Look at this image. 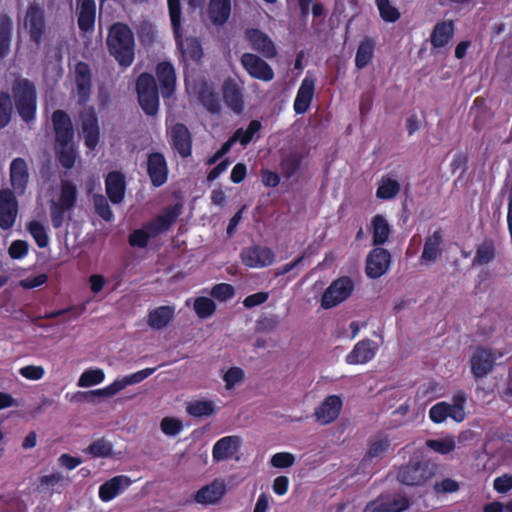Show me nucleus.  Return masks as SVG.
Masks as SVG:
<instances>
[{
	"label": "nucleus",
	"mask_w": 512,
	"mask_h": 512,
	"mask_svg": "<svg viewBox=\"0 0 512 512\" xmlns=\"http://www.w3.org/2000/svg\"><path fill=\"white\" fill-rule=\"evenodd\" d=\"M77 198L76 186L63 180L61 185L52 189L50 194V216L54 228H60L69 213L75 206Z\"/></svg>",
	"instance_id": "1"
},
{
	"label": "nucleus",
	"mask_w": 512,
	"mask_h": 512,
	"mask_svg": "<svg viewBox=\"0 0 512 512\" xmlns=\"http://www.w3.org/2000/svg\"><path fill=\"white\" fill-rule=\"evenodd\" d=\"M107 44L110 53L123 66H129L134 59V35L122 23L114 24L109 31Z\"/></svg>",
	"instance_id": "2"
},
{
	"label": "nucleus",
	"mask_w": 512,
	"mask_h": 512,
	"mask_svg": "<svg viewBox=\"0 0 512 512\" xmlns=\"http://www.w3.org/2000/svg\"><path fill=\"white\" fill-rule=\"evenodd\" d=\"M181 213V205L167 208L154 221L146 224L141 229L135 230L129 237V242L134 247L143 248L150 238L162 233L176 220Z\"/></svg>",
	"instance_id": "3"
},
{
	"label": "nucleus",
	"mask_w": 512,
	"mask_h": 512,
	"mask_svg": "<svg viewBox=\"0 0 512 512\" xmlns=\"http://www.w3.org/2000/svg\"><path fill=\"white\" fill-rule=\"evenodd\" d=\"M15 107L25 122L35 118L36 91L34 85L24 78H19L12 86Z\"/></svg>",
	"instance_id": "4"
},
{
	"label": "nucleus",
	"mask_w": 512,
	"mask_h": 512,
	"mask_svg": "<svg viewBox=\"0 0 512 512\" xmlns=\"http://www.w3.org/2000/svg\"><path fill=\"white\" fill-rule=\"evenodd\" d=\"M171 24L174 30L175 38L185 61H198L202 57V48L197 39H181L180 30V0H167Z\"/></svg>",
	"instance_id": "5"
},
{
	"label": "nucleus",
	"mask_w": 512,
	"mask_h": 512,
	"mask_svg": "<svg viewBox=\"0 0 512 512\" xmlns=\"http://www.w3.org/2000/svg\"><path fill=\"white\" fill-rule=\"evenodd\" d=\"M354 291V282L348 276L333 280L325 289L320 300L322 309H332L346 301Z\"/></svg>",
	"instance_id": "6"
},
{
	"label": "nucleus",
	"mask_w": 512,
	"mask_h": 512,
	"mask_svg": "<svg viewBox=\"0 0 512 512\" xmlns=\"http://www.w3.org/2000/svg\"><path fill=\"white\" fill-rule=\"evenodd\" d=\"M466 396L463 392L457 393L452 403L439 402L435 404L429 411L431 420L435 423H442L448 417L456 422H462L465 419L464 403Z\"/></svg>",
	"instance_id": "7"
},
{
	"label": "nucleus",
	"mask_w": 512,
	"mask_h": 512,
	"mask_svg": "<svg viewBox=\"0 0 512 512\" xmlns=\"http://www.w3.org/2000/svg\"><path fill=\"white\" fill-rule=\"evenodd\" d=\"M138 99L142 109L148 115H154L159 108L158 92L154 78L149 74H141L137 80Z\"/></svg>",
	"instance_id": "8"
},
{
	"label": "nucleus",
	"mask_w": 512,
	"mask_h": 512,
	"mask_svg": "<svg viewBox=\"0 0 512 512\" xmlns=\"http://www.w3.org/2000/svg\"><path fill=\"white\" fill-rule=\"evenodd\" d=\"M20 33H27L36 46L41 43L45 33V21L44 12L40 7L29 6Z\"/></svg>",
	"instance_id": "9"
},
{
	"label": "nucleus",
	"mask_w": 512,
	"mask_h": 512,
	"mask_svg": "<svg viewBox=\"0 0 512 512\" xmlns=\"http://www.w3.org/2000/svg\"><path fill=\"white\" fill-rule=\"evenodd\" d=\"M503 354L491 348H477L471 358V371L476 378L486 376L494 367L495 361Z\"/></svg>",
	"instance_id": "10"
},
{
	"label": "nucleus",
	"mask_w": 512,
	"mask_h": 512,
	"mask_svg": "<svg viewBox=\"0 0 512 512\" xmlns=\"http://www.w3.org/2000/svg\"><path fill=\"white\" fill-rule=\"evenodd\" d=\"M226 492V481L223 478H216L194 494V501L204 506L215 505L220 503Z\"/></svg>",
	"instance_id": "11"
},
{
	"label": "nucleus",
	"mask_w": 512,
	"mask_h": 512,
	"mask_svg": "<svg viewBox=\"0 0 512 512\" xmlns=\"http://www.w3.org/2000/svg\"><path fill=\"white\" fill-rule=\"evenodd\" d=\"M18 215V202L9 189L0 190V228L8 230L13 227Z\"/></svg>",
	"instance_id": "12"
},
{
	"label": "nucleus",
	"mask_w": 512,
	"mask_h": 512,
	"mask_svg": "<svg viewBox=\"0 0 512 512\" xmlns=\"http://www.w3.org/2000/svg\"><path fill=\"white\" fill-rule=\"evenodd\" d=\"M274 253L263 246L247 247L241 252L242 262L250 268H263L274 262Z\"/></svg>",
	"instance_id": "13"
},
{
	"label": "nucleus",
	"mask_w": 512,
	"mask_h": 512,
	"mask_svg": "<svg viewBox=\"0 0 512 512\" xmlns=\"http://www.w3.org/2000/svg\"><path fill=\"white\" fill-rule=\"evenodd\" d=\"M241 63L253 78L265 82H269L274 78V72L270 65L252 53L243 54L241 57Z\"/></svg>",
	"instance_id": "14"
},
{
	"label": "nucleus",
	"mask_w": 512,
	"mask_h": 512,
	"mask_svg": "<svg viewBox=\"0 0 512 512\" xmlns=\"http://www.w3.org/2000/svg\"><path fill=\"white\" fill-rule=\"evenodd\" d=\"M390 253L383 248H375L366 259V274L372 279L381 277L390 266Z\"/></svg>",
	"instance_id": "15"
},
{
	"label": "nucleus",
	"mask_w": 512,
	"mask_h": 512,
	"mask_svg": "<svg viewBox=\"0 0 512 512\" xmlns=\"http://www.w3.org/2000/svg\"><path fill=\"white\" fill-rule=\"evenodd\" d=\"M342 409V400L337 395H330L315 409L316 421L327 425L337 419Z\"/></svg>",
	"instance_id": "16"
},
{
	"label": "nucleus",
	"mask_w": 512,
	"mask_h": 512,
	"mask_svg": "<svg viewBox=\"0 0 512 512\" xmlns=\"http://www.w3.org/2000/svg\"><path fill=\"white\" fill-rule=\"evenodd\" d=\"M378 350V345L372 340L359 341L352 351L347 354L345 360L350 365L365 364L373 359Z\"/></svg>",
	"instance_id": "17"
},
{
	"label": "nucleus",
	"mask_w": 512,
	"mask_h": 512,
	"mask_svg": "<svg viewBox=\"0 0 512 512\" xmlns=\"http://www.w3.org/2000/svg\"><path fill=\"white\" fill-rule=\"evenodd\" d=\"M132 484L131 479L126 475L115 476L99 487V498L103 502H109L116 498Z\"/></svg>",
	"instance_id": "18"
},
{
	"label": "nucleus",
	"mask_w": 512,
	"mask_h": 512,
	"mask_svg": "<svg viewBox=\"0 0 512 512\" xmlns=\"http://www.w3.org/2000/svg\"><path fill=\"white\" fill-rule=\"evenodd\" d=\"M75 84L80 104H85L91 92V73L89 66L83 62L75 65L74 70Z\"/></svg>",
	"instance_id": "19"
},
{
	"label": "nucleus",
	"mask_w": 512,
	"mask_h": 512,
	"mask_svg": "<svg viewBox=\"0 0 512 512\" xmlns=\"http://www.w3.org/2000/svg\"><path fill=\"white\" fill-rule=\"evenodd\" d=\"M29 179L28 166L24 159L15 158L10 165V181L16 194L22 195Z\"/></svg>",
	"instance_id": "20"
},
{
	"label": "nucleus",
	"mask_w": 512,
	"mask_h": 512,
	"mask_svg": "<svg viewBox=\"0 0 512 512\" xmlns=\"http://www.w3.org/2000/svg\"><path fill=\"white\" fill-rule=\"evenodd\" d=\"M241 438L236 435L219 439L213 446L212 457L215 461H223L236 454L241 445Z\"/></svg>",
	"instance_id": "21"
},
{
	"label": "nucleus",
	"mask_w": 512,
	"mask_h": 512,
	"mask_svg": "<svg viewBox=\"0 0 512 512\" xmlns=\"http://www.w3.org/2000/svg\"><path fill=\"white\" fill-rule=\"evenodd\" d=\"M156 75L162 97H170L174 93L176 87V75L172 64L169 62L159 63Z\"/></svg>",
	"instance_id": "22"
},
{
	"label": "nucleus",
	"mask_w": 512,
	"mask_h": 512,
	"mask_svg": "<svg viewBox=\"0 0 512 512\" xmlns=\"http://www.w3.org/2000/svg\"><path fill=\"white\" fill-rule=\"evenodd\" d=\"M314 90V78L306 75L301 82L294 101V110L297 114H303L308 110L314 96Z\"/></svg>",
	"instance_id": "23"
},
{
	"label": "nucleus",
	"mask_w": 512,
	"mask_h": 512,
	"mask_svg": "<svg viewBox=\"0 0 512 512\" xmlns=\"http://www.w3.org/2000/svg\"><path fill=\"white\" fill-rule=\"evenodd\" d=\"M52 121L56 134V143H67L73 140L74 131L72 122L64 111H55L52 115Z\"/></svg>",
	"instance_id": "24"
},
{
	"label": "nucleus",
	"mask_w": 512,
	"mask_h": 512,
	"mask_svg": "<svg viewBox=\"0 0 512 512\" xmlns=\"http://www.w3.org/2000/svg\"><path fill=\"white\" fill-rule=\"evenodd\" d=\"M82 136L85 145L90 150H94L99 142L98 120L94 112L88 111L81 116Z\"/></svg>",
	"instance_id": "25"
},
{
	"label": "nucleus",
	"mask_w": 512,
	"mask_h": 512,
	"mask_svg": "<svg viewBox=\"0 0 512 512\" xmlns=\"http://www.w3.org/2000/svg\"><path fill=\"white\" fill-rule=\"evenodd\" d=\"M430 475V471L425 466L419 463H413L403 467L399 471L398 479L406 485H420L425 482Z\"/></svg>",
	"instance_id": "26"
},
{
	"label": "nucleus",
	"mask_w": 512,
	"mask_h": 512,
	"mask_svg": "<svg viewBox=\"0 0 512 512\" xmlns=\"http://www.w3.org/2000/svg\"><path fill=\"white\" fill-rule=\"evenodd\" d=\"M169 135L175 150L182 156L191 154V136L183 124H175L169 128Z\"/></svg>",
	"instance_id": "27"
},
{
	"label": "nucleus",
	"mask_w": 512,
	"mask_h": 512,
	"mask_svg": "<svg viewBox=\"0 0 512 512\" xmlns=\"http://www.w3.org/2000/svg\"><path fill=\"white\" fill-rule=\"evenodd\" d=\"M246 39L253 49L259 51L263 56L272 58L276 55L277 51L272 40L257 29H250L246 31Z\"/></svg>",
	"instance_id": "28"
},
{
	"label": "nucleus",
	"mask_w": 512,
	"mask_h": 512,
	"mask_svg": "<svg viewBox=\"0 0 512 512\" xmlns=\"http://www.w3.org/2000/svg\"><path fill=\"white\" fill-rule=\"evenodd\" d=\"M148 173L155 186H161L166 182L168 169L163 155L154 153L149 156Z\"/></svg>",
	"instance_id": "29"
},
{
	"label": "nucleus",
	"mask_w": 512,
	"mask_h": 512,
	"mask_svg": "<svg viewBox=\"0 0 512 512\" xmlns=\"http://www.w3.org/2000/svg\"><path fill=\"white\" fill-rule=\"evenodd\" d=\"M174 315V306H160L149 312L147 323L152 329L161 330L170 323Z\"/></svg>",
	"instance_id": "30"
},
{
	"label": "nucleus",
	"mask_w": 512,
	"mask_h": 512,
	"mask_svg": "<svg viewBox=\"0 0 512 512\" xmlns=\"http://www.w3.org/2000/svg\"><path fill=\"white\" fill-rule=\"evenodd\" d=\"M105 184L110 201L114 204L122 202L125 194L124 177L118 172H111L108 174Z\"/></svg>",
	"instance_id": "31"
},
{
	"label": "nucleus",
	"mask_w": 512,
	"mask_h": 512,
	"mask_svg": "<svg viewBox=\"0 0 512 512\" xmlns=\"http://www.w3.org/2000/svg\"><path fill=\"white\" fill-rule=\"evenodd\" d=\"M442 235L439 231L434 232L425 242L423 252L421 255V262L423 264L435 263L441 255Z\"/></svg>",
	"instance_id": "32"
},
{
	"label": "nucleus",
	"mask_w": 512,
	"mask_h": 512,
	"mask_svg": "<svg viewBox=\"0 0 512 512\" xmlns=\"http://www.w3.org/2000/svg\"><path fill=\"white\" fill-rule=\"evenodd\" d=\"M454 34V24L452 21H442L435 25L431 34V44L435 48L446 46Z\"/></svg>",
	"instance_id": "33"
},
{
	"label": "nucleus",
	"mask_w": 512,
	"mask_h": 512,
	"mask_svg": "<svg viewBox=\"0 0 512 512\" xmlns=\"http://www.w3.org/2000/svg\"><path fill=\"white\" fill-rule=\"evenodd\" d=\"M231 12L230 0H210L209 17L215 25L224 24Z\"/></svg>",
	"instance_id": "34"
},
{
	"label": "nucleus",
	"mask_w": 512,
	"mask_h": 512,
	"mask_svg": "<svg viewBox=\"0 0 512 512\" xmlns=\"http://www.w3.org/2000/svg\"><path fill=\"white\" fill-rule=\"evenodd\" d=\"M372 242L374 245L384 244L390 235V225L382 215H376L371 221Z\"/></svg>",
	"instance_id": "35"
},
{
	"label": "nucleus",
	"mask_w": 512,
	"mask_h": 512,
	"mask_svg": "<svg viewBox=\"0 0 512 512\" xmlns=\"http://www.w3.org/2000/svg\"><path fill=\"white\" fill-rule=\"evenodd\" d=\"M217 407L212 400L198 399L187 403V413L194 417H209L217 411Z\"/></svg>",
	"instance_id": "36"
},
{
	"label": "nucleus",
	"mask_w": 512,
	"mask_h": 512,
	"mask_svg": "<svg viewBox=\"0 0 512 512\" xmlns=\"http://www.w3.org/2000/svg\"><path fill=\"white\" fill-rule=\"evenodd\" d=\"M387 497H379L367 504L363 512H402L409 506L407 499H399L396 502L397 508H389Z\"/></svg>",
	"instance_id": "37"
},
{
	"label": "nucleus",
	"mask_w": 512,
	"mask_h": 512,
	"mask_svg": "<svg viewBox=\"0 0 512 512\" xmlns=\"http://www.w3.org/2000/svg\"><path fill=\"white\" fill-rule=\"evenodd\" d=\"M26 228L38 247L45 248L49 245L47 227L43 221L33 219L27 223Z\"/></svg>",
	"instance_id": "38"
},
{
	"label": "nucleus",
	"mask_w": 512,
	"mask_h": 512,
	"mask_svg": "<svg viewBox=\"0 0 512 512\" xmlns=\"http://www.w3.org/2000/svg\"><path fill=\"white\" fill-rule=\"evenodd\" d=\"M155 368H145L132 374L118 377L114 380L118 391L124 390L126 387L138 384L151 376L155 372Z\"/></svg>",
	"instance_id": "39"
},
{
	"label": "nucleus",
	"mask_w": 512,
	"mask_h": 512,
	"mask_svg": "<svg viewBox=\"0 0 512 512\" xmlns=\"http://www.w3.org/2000/svg\"><path fill=\"white\" fill-rule=\"evenodd\" d=\"M374 47L375 42L370 38H367L360 43L355 56V64L357 68L362 69L371 62L374 54Z\"/></svg>",
	"instance_id": "40"
},
{
	"label": "nucleus",
	"mask_w": 512,
	"mask_h": 512,
	"mask_svg": "<svg viewBox=\"0 0 512 512\" xmlns=\"http://www.w3.org/2000/svg\"><path fill=\"white\" fill-rule=\"evenodd\" d=\"M105 380V372L100 368H88L82 372L77 381L80 388L99 385Z\"/></svg>",
	"instance_id": "41"
},
{
	"label": "nucleus",
	"mask_w": 512,
	"mask_h": 512,
	"mask_svg": "<svg viewBox=\"0 0 512 512\" xmlns=\"http://www.w3.org/2000/svg\"><path fill=\"white\" fill-rule=\"evenodd\" d=\"M56 151L61 164L65 168H72L77 156L73 140L67 143H56Z\"/></svg>",
	"instance_id": "42"
},
{
	"label": "nucleus",
	"mask_w": 512,
	"mask_h": 512,
	"mask_svg": "<svg viewBox=\"0 0 512 512\" xmlns=\"http://www.w3.org/2000/svg\"><path fill=\"white\" fill-rule=\"evenodd\" d=\"M400 191V184L390 177L382 178L378 182L376 196L379 199L387 200L395 197Z\"/></svg>",
	"instance_id": "43"
},
{
	"label": "nucleus",
	"mask_w": 512,
	"mask_h": 512,
	"mask_svg": "<svg viewBox=\"0 0 512 512\" xmlns=\"http://www.w3.org/2000/svg\"><path fill=\"white\" fill-rule=\"evenodd\" d=\"M427 447L431 450L446 455L456 448V439L452 435H447L442 438L430 439L426 442Z\"/></svg>",
	"instance_id": "44"
},
{
	"label": "nucleus",
	"mask_w": 512,
	"mask_h": 512,
	"mask_svg": "<svg viewBox=\"0 0 512 512\" xmlns=\"http://www.w3.org/2000/svg\"><path fill=\"white\" fill-rule=\"evenodd\" d=\"M245 377V373L240 367H230L227 370H222V379L225 383L226 390H232L240 385Z\"/></svg>",
	"instance_id": "45"
},
{
	"label": "nucleus",
	"mask_w": 512,
	"mask_h": 512,
	"mask_svg": "<svg viewBox=\"0 0 512 512\" xmlns=\"http://www.w3.org/2000/svg\"><path fill=\"white\" fill-rule=\"evenodd\" d=\"M375 3L382 20L390 23L399 20L401 14L399 10L391 4L390 0H375Z\"/></svg>",
	"instance_id": "46"
},
{
	"label": "nucleus",
	"mask_w": 512,
	"mask_h": 512,
	"mask_svg": "<svg viewBox=\"0 0 512 512\" xmlns=\"http://www.w3.org/2000/svg\"><path fill=\"white\" fill-rule=\"evenodd\" d=\"M12 23L8 18L0 20V58L6 56L10 48Z\"/></svg>",
	"instance_id": "47"
},
{
	"label": "nucleus",
	"mask_w": 512,
	"mask_h": 512,
	"mask_svg": "<svg viewBox=\"0 0 512 512\" xmlns=\"http://www.w3.org/2000/svg\"><path fill=\"white\" fill-rule=\"evenodd\" d=\"M194 310L199 318L206 319L214 314L216 305L210 298L198 297L194 301Z\"/></svg>",
	"instance_id": "48"
},
{
	"label": "nucleus",
	"mask_w": 512,
	"mask_h": 512,
	"mask_svg": "<svg viewBox=\"0 0 512 512\" xmlns=\"http://www.w3.org/2000/svg\"><path fill=\"white\" fill-rule=\"evenodd\" d=\"M12 115V101L7 92H0V128L8 125Z\"/></svg>",
	"instance_id": "49"
},
{
	"label": "nucleus",
	"mask_w": 512,
	"mask_h": 512,
	"mask_svg": "<svg viewBox=\"0 0 512 512\" xmlns=\"http://www.w3.org/2000/svg\"><path fill=\"white\" fill-rule=\"evenodd\" d=\"M161 431L167 436H176L183 429L181 420L173 417H165L160 423Z\"/></svg>",
	"instance_id": "50"
},
{
	"label": "nucleus",
	"mask_w": 512,
	"mask_h": 512,
	"mask_svg": "<svg viewBox=\"0 0 512 512\" xmlns=\"http://www.w3.org/2000/svg\"><path fill=\"white\" fill-rule=\"evenodd\" d=\"M390 447V442L386 438L375 439L367 452L366 458L371 460L373 458L381 457Z\"/></svg>",
	"instance_id": "51"
},
{
	"label": "nucleus",
	"mask_w": 512,
	"mask_h": 512,
	"mask_svg": "<svg viewBox=\"0 0 512 512\" xmlns=\"http://www.w3.org/2000/svg\"><path fill=\"white\" fill-rule=\"evenodd\" d=\"M295 463V456L289 452H278L270 458L271 466L275 468H289Z\"/></svg>",
	"instance_id": "52"
},
{
	"label": "nucleus",
	"mask_w": 512,
	"mask_h": 512,
	"mask_svg": "<svg viewBox=\"0 0 512 512\" xmlns=\"http://www.w3.org/2000/svg\"><path fill=\"white\" fill-rule=\"evenodd\" d=\"M65 477L60 472H53L40 478V485L46 489H56L65 483Z\"/></svg>",
	"instance_id": "53"
},
{
	"label": "nucleus",
	"mask_w": 512,
	"mask_h": 512,
	"mask_svg": "<svg viewBox=\"0 0 512 512\" xmlns=\"http://www.w3.org/2000/svg\"><path fill=\"white\" fill-rule=\"evenodd\" d=\"M494 258V248L490 244H482L478 247L473 265H482L490 262Z\"/></svg>",
	"instance_id": "54"
},
{
	"label": "nucleus",
	"mask_w": 512,
	"mask_h": 512,
	"mask_svg": "<svg viewBox=\"0 0 512 512\" xmlns=\"http://www.w3.org/2000/svg\"><path fill=\"white\" fill-rule=\"evenodd\" d=\"M89 453L94 457H106L109 456L112 452V445L110 442L99 439L93 442L89 448Z\"/></svg>",
	"instance_id": "55"
},
{
	"label": "nucleus",
	"mask_w": 512,
	"mask_h": 512,
	"mask_svg": "<svg viewBox=\"0 0 512 512\" xmlns=\"http://www.w3.org/2000/svg\"><path fill=\"white\" fill-rule=\"evenodd\" d=\"M234 293L233 286L227 283L217 284L211 289V295L219 301H226L232 298Z\"/></svg>",
	"instance_id": "56"
},
{
	"label": "nucleus",
	"mask_w": 512,
	"mask_h": 512,
	"mask_svg": "<svg viewBox=\"0 0 512 512\" xmlns=\"http://www.w3.org/2000/svg\"><path fill=\"white\" fill-rule=\"evenodd\" d=\"M299 165V157L296 153L287 154L281 162V171L286 177H290Z\"/></svg>",
	"instance_id": "57"
},
{
	"label": "nucleus",
	"mask_w": 512,
	"mask_h": 512,
	"mask_svg": "<svg viewBox=\"0 0 512 512\" xmlns=\"http://www.w3.org/2000/svg\"><path fill=\"white\" fill-rule=\"evenodd\" d=\"M29 252V244L24 240H15L11 243L8 254L12 259H23Z\"/></svg>",
	"instance_id": "58"
},
{
	"label": "nucleus",
	"mask_w": 512,
	"mask_h": 512,
	"mask_svg": "<svg viewBox=\"0 0 512 512\" xmlns=\"http://www.w3.org/2000/svg\"><path fill=\"white\" fill-rule=\"evenodd\" d=\"M21 376L28 380H40L45 375V370L42 366L28 365L19 369Z\"/></svg>",
	"instance_id": "59"
},
{
	"label": "nucleus",
	"mask_w": 512,
	"mask_h": 512,
	"mask_svg": "<svg viewBox=\"0 0 512 512\" xmlns=\"http://www.w3.org/2000/svg\"><path fill=\"white\" fill-rule=\"evenodd\" d=\"M94 204L95 209L101 218H103L105 221H111L113 219V213L103 196H95Z\"/></svg>",
	"instance_id": "60"
},
{
	"label": "nucleus",
	"mask_w": 512,
	"mask_h": 512,
	"mask_svg": "<svg viewBox=\"0 0 512 512\" xmlns=\"http://www.w3.org/2000/svg\"><path fill=\"white\" fill-rule=\"evenodd\" d=\"M224 96L227 104L234 110L239 112L242 107V101L240 93L232 87H226L224 90Z\"/></svg>",
	"instance_id": "61"
},
{
	"label": "nucleus",
	"mask_w": 512,
	"mask_h": 512,
	"mask_svg": "<svg viewBox=\"0 0 512 512\" xmlns=\"http://www.w3.org/2000/svg\"><path fill=\"white\" fill-rule=\"evenodd\" d=\"M119 391L116 387L115 382L113 381L111 384L107 385L106 387L90 390L84 393L85 396H94V397H101V398H110L118 394Z\"/></svg>",
	"instance_id": "62"
},
{
	"label": "nucleus",
	"mask_w": 512,
	"mask_h": 512,
	"mask_svg": "<svg viewBox=\"0 0 512 512\" xmlns=\"http://www.w3.org/2000/svg\"><path fill=\"white\" fill-rule=\"evenodd\" d=\"M493 487L498 493H507L512 489V475L504 474L495 478Z\"/></svg>",
	"instance_id": "63"
},
{
	"label": "nucleus",
	"mask_w": 512,
	"mask_h": 512,
	"mask_svg": "<svg viewBox=\"0 0 512 512\" xmlns=\"http://www.w3.org/2000/svg\"><path fill=\"white\" fill-rule=\"evenodd\" d=\"M95 11H79L78 25L81 30L89 31L93 28Z\"/></svg>",
	"instance_id": "64"
}]
</instances>
